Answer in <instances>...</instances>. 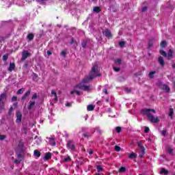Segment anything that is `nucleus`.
<instances>
[{"label": "nucleus", "mask_w": 175, "mask_h": 175, "mask_svg": "<svg viewBox=\"0 0 175 175\" xmlns=\"http://www.w3.org/2000/svg\"><path fill=\"white\" fill-rule=\"evenodd\" d=\"M93 12H94L95 13H99V12H100V8H99V7H94L93 8Z\"/></svg>", "instance_id": "27"}, {"label": "nucleus", "mask_w": 175, "mask_h": 175, "mask_svg": "<svg viewBox=\"0 0 175 175\" xmlns=\"http://www.w3.org/2000/svg\"><path fill=\"white\" fill-rule=\"evenodd\" d=\"M136 157H137V154H136V153H135V152H131L129 155V158L130 159H135V158H136Z\"/></svg>", "instance_id": "18"}, {"label": "nucleus", "mask_w": 175, "mask_h": 175, "mask_svg": "<svg viewBox=\"0 0 175 175\" xmlns=\"http://www.w3.org/2000/svg\"><path fill=\"white\" fill-rule=\"evenodd\" d=\"M161 133L162 136H166V133H167V131L163 130L161 131Z\"/></svg>", "instance_id": "40"}, {"label": "nucleus", "mask_w": 175, "mask_h": 175, "mask_svg": "<svg viewBox=\"0 0 175 175\" xmlns=\"http://www.w3.org/2000/svg\"><path fill=\"white\" fill-rule=\"evenodd\" d=\"M150 111H152L154 113H157V111L154 109H142L141 113L142 114H144V116H146L148 120H149V121L152 124H157L159 122V118L154 117V116H152V114L150 113Z\"/></svg>", "instance_id": "2"}, {"label": "nucleus", "mask_w": 175, "mask_h": 175, "mask_svg": "<svg viewBox=\"0 0 175 175\" xmlns=\"http://www.w3.org/2000/svg\"><path fill=\"white\" fill-rule=\"evenodd\" d=\"M100 76V72H99V68L96 64H94L92 70L89 74V76L85 77L82 82L77 85V88L79 90H83V91H90V85H87V83H90L91 80Z\"/></svg>", "instance_id": "1"}, {"label": "nucleus", "mask_w": 175, "mask_h": 175, "mask_svg": "<svg viewBox=\"0 0 175 175\" xmlns=\"http://www.w3.org/2000/svg\"><path fill=\"white\" fill-rule=\"evenodd\" d=\"M167 151L170 155H173V149L170 148Z\"/></svg>", "instance_id": "50"}, {"label": "nucleus", "mask_w": 175, "mask_h": 175, "mask_svg": "<svg viewBox=\"0 0 175 175\" xmlns=\"http://www.w3.org/2000/svg\"><path fill=\"white\" fill-rule=\"evenodd\" d=\"M61 55H62V57H65V55H66V53H65V51H62L61 53Z\"/></svg>", "instance_id": "56"}, {"label": "nucleus", "mask_w": 175, "mask_h": 175, "mask_svg": "<svg viewBox=\"0 0 175 175\" xmlns=\"http://www.w3.org/2000/svg\"><path fill=\"white\" fill-rule=\"evenodd\" d=\"M166 44H167V43L166 42V41L163 40L161 41L160 46L162 49H165V47H166Z\"/></svg>", "instance_id": "23"}, {"label": "nucleus", "mask_w": 175, "mask_h": 175, "mask_svg": "<svg viewBox=\"0 0 175 175\" xmlns=\"http://www.w3.org/2000/svg\"><path fill=\"white\" fill-rule=\"evenodd\" d=\"M140 150H140L139 152H142V153H144V154H146V148H144V147L141 148Z\"/></svg>", "instance_id": "43"}, {"label": "nucleus", "mask_w": 175, "mask_h": 175, "mask_svg": "<svg viewBox=\"0 0 175 175\" xmlns=\"http://www.w3.org/2000/svg\"><path fill=\"white\" fill-rule=\"evenodd\" d=\"M122 61V60L121 59H116L115 60V64H116V65H120L121 64Z\"/></svg>", "instance_id": "33"}, {"label": "nucleus", "mask_w": 175, "mask_h": 175, "mask_svg": "<svg viewBox=\"0 0 175 175\" xmlns=\"http://www.w3.org/2000/svg\"><path fill=\"white\" fill-rule=\"evenodd\" d=\"M95 131H96V132H98V133H100V132H101V131L100 130V129L98 128V127L96 128Z\"/></svg>", "instance_id": "57"}, {"label": "nucleus", "mask_w": 175, "mask_h": 175, "mask_svg": "<svg viewBox=\"0 0 175 175\" xmlns=\"http://www.w3.org/2000/svg\"><path fill=\"white\" fill-rule=\"evenodd\" d=\"M34 139H35L36 143L38 146V144H40V143H42V139L38 137L37 135L35 136Z\"/></svg>", "instance_id": "17"}, {"label": "nucleus", "mask_w": 175, "mask_h": 175, "mask_svg": "<svg viewBox=\"0 0 175 175\" xmlns=\"http://www.w3.org/2000/svg\"><path fill=\"white\" fill-rule=\"evenodd\" d=\"M15 68H16V65H14V64L13 63H10L8 70H10V72H12L14 70Z\"/></svg>", "instance_id": "15"}, {"label": "nucleus", "mask_w": 175, "mask_h": 175, "mask_svg": "<svg viewBox=\"0 0 175 175\" xmlns=\"http://www.w3.org/2000/svg\"><path fill=\"white\" fill-rule=\"evenodd\" d=\"M36 98H38V94L36 93H35L33 94L31 99L35 100V99H36Z\"/></svg>", "instance_id": "42"}, {"label": "nucleus", "mask_w": 175, "mask_h": 175, "mask_svg": "<svg viewBox=\"0 0 175 175\" xmlns=\"http://www.w3.org/2000/svg\"><path fill=\"white\" fill-rule=\"evenodd\" d=\"M83 136L86 138L90 137V134L88 133H83Z\"/></svg>", "instance_id": "51"}, {"label": "nucleus", "mask_w": 175, "mask_h": 175, "mask_svg": "<svg viewBox=\"0 0 175 175\" xmlns=\"http://www.w3.org/2000/svg\"><path fill=\"white\" fill-rule=\"evenodd\" d=\"M46 53L48 55H51V52L50 51H47Z\"/></svg>", "instance_id": "61"}, {"label": "nucleus", "mask_w": 175, "mask_h": 175, "mask_svg": "<svg viewBox=\"0 0 175 175\" xmlns=\"http://www.w3.org/2000/svg\"><path fill=\"white\" fill-rule=\"evenodd\" d=\"M160 174H165V175H168L169 174V171L167 170L165 168H162L160 171Z\"/></svg>", "instance_id": "12"}, {"label": "nucleus", "mask_w": 175, "mask_h": 175, "mask_svg": "<svg viewBox=\"0 0 175 175\" xmlns=\"http://www.w3.org/2000/svg\"><path fill=\"white\" fill-rule=\"evenodd\" d=\"M27 96H25V94L23 95V96L22 97V100H25V99H27Z\"/></svg>", "instance_id": "60"}, {"label": "nucleus", "mask_w": 175, "mask_h": 175, "mask_svg": "<svg viewBox=\"0 0 175 175\" xmlns=\"http://www.w3.org/2000/svg\"><path fill=\"white\" fill-rule=\"evenodd\" d=\"M94 109H95V105H89L87 107L88 111H92V110H94Z\"/></svg>", "instance_id": "16"}, {"label": "nucleus", "mask_w": 175, "mask_h": 175, "mask_svg": "<svg viewBox=\"0 0 175 175\" xmlns=\"http://www.w3.org/2000/svg\"><path fill=\"white\" fill-rule=\"evenodd\" d=\"M119 46L120 47H124V46H125V42L124 41L119 42Z\"/></svg>", "instance_id": "36"}, {"label": "nucleus", "mask_w": 175, "mask_h": 175, "mask_svg": "<svg viewBox=\"0 0 175 175\" xmlns=\"http://www.w3.org/2000/svg\"><path fill=\"white\" fill-rule=\"evenodd\" d=\"M8 58H9V55L5 54L3 56V61H8Z\"/></svg>", "instance_id": "37"}, {"label": "nucleus", "mask_w": 175, "mask_h": 175, "mask_svg": "<svg viewBox=\"0 0 175 175\" xmlns=\"http://www.w3.org/2000/svg\"><path fill=\"white\" fill-rule=\"evenodd\" d=\"M6 139L5 135H0V140H5Z\"/></svg>", "instance_id": "45"}, {"label": "nucleus", "mask_w": 175, "mask_h": 175, "mask_svg": "<svg viewBox=\"0 0 175 175\" xmlns=\"http://www.w3.org/2000/svg\"><path fill=\"white\" fill-rule=\"evenodd\" d=\"M66 106L67 107H70V106H72V104H71L70 103H67L66 104Z\"/></svg>", "instance_id": "58"}, {"label": "nucleus", "mask_w": 175, "mask_h": 175, "mask_svg": "<svg viewBox=\"0 0 175 175\" xmlns=\"http://www.w3.org/2000/svg\"><path fill=\"white\" fill-rule=\"evenodd\" d=\"M81 46L82 47H85L87 46V42L85 41H83L82 43H81Z\"/></svg>", "instance_id": "48"}, {"label": "nucleus", "mask_w": 175, "mask_h": 175, "mask_svg": "<svg viewBox=\"0 0 175 175\" xmlns=\"http://www.w3.org/2000/svg\"><path fill=\"white\" fill-rule=\"evenodd\" d=\"M75 42V40L73 38L71 39L70 44H73V42Z\"/></svg>", "instance_id": "63"}, {"label": "nucleus", "mask_w": 175, "mask_h": 175, "mask_svg": "<svg viewBox=\"0 0 175 175\" xmlns=\"http://www.w3.org/2000/svg\"><path fill=\"white\" fill-rule=\"evenodd\" d=\"M103 94L104 96H107L109 95V92H107V89H103Z\"/></svg>", "instance_id": "31"}, {"label": "nucleus", "mask_w": 175, "mask_h": 175, "mask_svg": "<svg viewBox=\"0 0 175 175\" xmlns=\"http://www.w3.org/2000/svg\"><path fill=\"white\" fill-rule=\"evenodd\" d=\"M51 95L53 96L54 100H58V98H57V92H55V91L52 90L51 91Z\"/></svg>", "instance_id": "20"}, {"label": "nucleus", "mask_w": 175, "mask_h": 175, "mask_svg": "<svg viewBox=\"0 0 175 175\" xmlns=\"http://www.w3.org/2000/svg\"><path fill=\"white\" fill-rule=\"evenodd\" d=\"M18 159H16L14 161V163H20V162H21V159H20L21 158V157H18Z\"/></svg>", "instance_id": "41"}, {"label": "nucleus", "mask_w": 175, "mask_h": 175, "mask_svg": "<svg viewBox=\"0 0 175 175\" xmlns=\"http://www.w3.org/2000/svg\"><path fill=\"white\" fill-rule=\"evenodd\" d=\"M103 35H105V36H106L107 38H110V31H109L108 29H106L103 31Z\"/></svg>", "instance_id": "19"}, {"label": "nucleus", "mask_w": 175, "mask_h": 175, "mask_svg": "<svg viewBox=\"0 0 175 175\" xmlns=\"http://www.w3.org/2000/svg\"><path fill=\"white\" fill-rule=\"evenodd\" d=\"M24 92V89H19L17 92L18 95H21Z\"/></svg>", "instance_id": "39"}, {"label": "nucleus", "mask_w": 175, "mask_h": 175, "mask_svg": "<svg viewBox=\"0 0 175 175\" xmlns=\"http://www.w3.org/2000/svg\"><path fill=\"white\" fill-rule=\"evenodd\" d=\"M29 95H31V90H28L25 94V96L28 97Z\"/></svg>", "instance_id": "46"}, {"label": "nucleus", "mask_w": 175, "mask_h": 175, "mask_svg": "<svg viewBox=\"0 0 175 175\" xmlns=\"http://www.w3.org/2000/svg\"><path fill=\"white\" fill-rule=\"evenodd\" d=\"M9 1H10V2H14V3H18L16 2L17 0H9Z\"/></svg>", "instance_id": "62"}, {"label": "nucleus", "mask_w": 175, "mask_h": 175, "mask_svg": "<svg viewBox=\"0 0 175 175\" xmlns=\"http://www.w3.org/2000/svg\"><path fill=\"white\" fill-rule=\"evenodd\" d=\"M46 1H47V0H37V2L41 5H46Z\"/></svg>", "instance_id": "32"}, {"label": "nucleus", "mask_w": 175, "mask_h": 175, "mask_svg": "<svg viewBox=\"0 0 175 175\" xmlns=\"http://www.w3.org/2000/svg\"><path fill=\"white\" fill-rule=\"evenodd\" d=\"M105 102H107V103H108V102H109V98H105Z\"/></svg>", "instance_id": "64"}, {"label": "nucleus", "mask_w": 175, "mask_h": 175, "mask_svg": "<svg viewBox=\"0 0 175 175\" xmlns=\"http://www.w3.org/2000/svg\"><path fill=\"white\" fill-rule=\"evenodd\" d=\"M15 150L16 151L18 158H21V154L19 152H23V151L25 150V148L24 147V143L19 142L18 146Z\"/></svg>", "instance_id": "3"}, {"label": "nucleus", "mask_w": 175, "mask_h": 175, "mask_svg": "<svg viewBox=\"0 0 175 175\" xmlns=\"http://www.w3.org/2000/svg\"><path fill=\"white\" fill-rule=\"evenodd\" d=\"M35 105H36V102L35 101H30L29 102V105L27 107L28 110H31V109H32L33 107V106H35Z\"/></svg>", "instance_id": "10"}, {"label": "nucleus", "mask_w": 175, "mask_h": 175, "mask_svg": "<svg viewBox=\"0 0 175 175\" xmlns=\"http://www.w3.org/2000/svg\"><path fill=\"white\" fill-rule=\"evenodd\" d=\"M28 57H31V53H29L28 51H23L22 52L21 61H25Z\"/></svg>", "instance_id": "6"}, {"label": "nucleus", "mask_w": 175, "mask_h": 175, "mask_svg": "<svg viewBox=\"0 0 175 175\" xmlns=\"http://www.w3.org/2000/svg\"><path fill=\"white\" fill-rule=\"evenodd\" d=\"M125 91H126V92H127V94H129L130 92H131V89H129V88H125Z\"/></svg>", "instance_id": "52"}, {"label": "nucleus", "mask_w": 175, "mask_h": 175, "mask_svg": "<svg viewBox=\"0 0 175 175\" xmlns=\"http://www.w3.org/2000/svg\"><path fill=\"white\" fill-rule=\"evenodd\" d=\"M115 150H116L118 152H120V151H121V147L115 146Z\"/></svg>", "instance_id": "38"}, {"label": "nucleus", "mask_w": 175, "mask_h": 175, "mask_svg": "<svg viewBox=\"0 0 175 175\" xmlns=\"http://www.w3.org/2000/svg\"><path fill=\"white\" fill-rule=\"evenodd\" d=\"M116 129V132L118 133H120V132H122V128H121L120 126H117Z\"/></svg>", "instance_id": "34"}, {"label": "nucleus", "mask_w": 175, "mask_h": 175, "mask_svg": "<svg viewBox=\"0 0 175 175\" xmlns=\"http://www.w3.org/2000/svg\"><path fill=\"white\" fill-rule=\"evenodd\" d=\"M126 172V168L125 167H120L119 169V173H124Z\"/></svg>", "instance_id": "29"}, {"label": "nucleus", "mask_w": 175, "mask_h": 175, "mask_svg": "<svg viewBox=\"0 0 175 175\" xmlns=\"http://www.w3.org/2000/svg\"><path fill=\"white\" fill-rule=\"evenodd\" d=\"M51 159V153L50 152L46 153L44 157V159L45 161H49V159Z\"/></svg>", "instance_id": "11"}, {"label": "nucleus", "mask_w": 175, "mask_h": 175, "mask_svg": "<svg viewBox=\"0 0 175 175\" xmlns=\"http://www.w3.org/2000/svg\"><path fill=\"white\" fill-rule=\"evenodd\" d=\"M5 101H6V94H1L0 95V105L1 104L2 106H3Z\"/></svg>", "instance_id": "8"}, {"label": "nucleus", "mask_w": 175, "mask_h": 175, "mask_svg": "<svg viewBox=\"0 0 175 175\" xmlns=\"http://www.w3.org/2000/svg\"><path fill=\"white\" fill-rule=\"evenodd\" d=\"M144 154H145V153H142V152H139V158H143V157H144Z\"/></svg>", "instance_id": "54"}, {"label": "nucleus", "mask_w": 175, "mask_h": 175, "mask_svg": "<svg viewBox=\"0 0 175 175\" xmlns=\"http://www.w3.org/2000/svg\"><path fill=\"white\" fill-rule=\"evenodd\" d=\"M173 113H174V110L173 108L170 109V112H169V116L171 117V118H173Z\"/></svg>", "instance_id": "28"}, {"label": "nucleus", "mask_w": 175, "mask_h": 175, "mask_svg": "<svg viewBox=\"0 0 175 175\" xmlns=\"http://www.w3.org/2000/svg\"><path fill=\"white\" fill-rule=\"evenodd\" d=\"M67 148L70 150L71 152H75L76 151V143L72 140L68 141L67 142Z\"/></svg>", "instance_id": "4"}, {"label": "nucleus", "mask_w": 175, "mask_h": 175, "mask_svg": "<svg viewBox=\"0 0 175 175\" xmlns=\"http://www.w3.org/2000/svg\"><path fill=\"white\" fill-rule=\"evenodd\" d=\"M158 62L160 64L161 66H165V60L162 56H159L158 58Z\"/></svg>", "instance_id": "9"}, {"label": "nucleus", "mask_w": 175, "mask_h": 175, "mask_svg": "<svg viewBox=\"0 0 175 175\" xmlns=\"http://www.w3.org/2000/svg\"><path fill=\"white\" fill-rule=\"evenodd\" d=\"M144 132H145V133H148L150 132V128L146 127Z\"/></svg>", "instance_id": "47"}, {"label": "nucleus", "mask_w": 175, "mask_h": 175, "mask_svg": "<svg viewBox=\"0 0 175 175\" xmlns=\"http://www.w3.org/2000/svg\"><path fill=\"white\" fill-rule=\"evenodd\" d=\"M33 38H34V36H33V33H29V34L27 35V39H28V40H33Z\"/></svg>", "instance_id": "26"}, {"label": "nucleus", "mask_w": 175, "mask_h": 175, "mask_svg": "<svg viewBox=\"0 0 175 175\" xmlns=\"http://www.w3.org/2000/svg\"><path fill=\"white\" fill-rule=\"evenodd\" d=\"M120 70L119 67H113V70L115 72H118Z\"/></svg>", "instance_id": "49"}, {"label": "nucleus", "mask_w": 175, "mask_h": 175, "mask_svg": "<svg viewBox=\"0 0 175 175\" xmlns=\"http://www.w3.org/2000/svg\"><path fill=\"white\" fill-rule=\"evenodd\" d=\"M137 146L139 148H142L143 147H144L143 146V145H142V142H137Z\"/></svg>", "instance_id": "44"}, {"label": "nucleus", "mask_w": 175, "mask_h": 175, "mask_svg": "<svg viewBox=\"0 0 175 175\" xmlns=\"http://www.w3.org/2000/svg\"><path fill=\"white\" fill-rule=\"evenodd\" d=\"M167 57L168 58H172V57H173V51L172 49L168 51Z\"/></svg>", "instance_id": "24"}, {"label": "nucleus", "mask_w": 175, "mask_h": 175, "mask_svg": "<svg viewBox=\"0 0 175 175\" xmlns=\"http://www.w3.org/2000/svg\"><path fill=\"white\" fill-rule=\"evenodd\" d=\"M48 140L50 142V144H51V146H55L56 143H55V141H54V138L49 137L48 138Z\"/></svg>", "instance_id": "14"}, {"label": "nucleus", "mask_w": 175, "mask_h": 175, "mask_svg": "<svg viewBox=\"0 0 175 175\" xmlns=\"http://www.w3.org/2000/svg\"><path fill=\"white\" fill-rule=\"evenodd\" d=\"M159 53L161 55H163V57H167V53H166V51L163 50H160Z\"/></svg>", "instance_id": "25"}, {"label": "nucleus", "mask_w": 175, "mask_h": 175, "mask_svg": "<svg viewBox=\"0 0 175 175\" xmlns=\"http://www.w3.org/2000/svg\"><path fill=\"white\" fill-rule=\"evenodd\" d=\"M70 160H71V159H70V157H69V156L64 159V161L66 162H68V161H69Z\"/></svg>", "instance_id": "53"}, {"label": "nucleus", "mask_w": 175, "mask_h": 175, "mask_svg": "<svg viewBox=\"0 0 175 175\" xmlns=\"http://www.w3.org/2000/svg\"><path fill=\"white\" fill-rule=\"evenodd\" d=\"M12 102H15V100H17V96H12Z\"/></svg>", "instance_id": "55"}, {"label": "nucleus", "mask_w": 175, "mask_h": 175, "mask_svg": "<svg viewBox=\"0 0 175 175\" xmlns=\"http://www.w3.org/2000/svg\"><path fill=\"white\" fill-rule=\"evenodd\" d=\"M142 12H146L147 10V7H143L142 9Z\"/></svg>", "instance_id": "59"}, {"label": "nucleus", "mask_w": 175, "mask_h": 175, "mask_svg": "<svg viewBox=\"0 0 175 175\" xmlns=\"http://www.w3.org/2000/svg\"><path fill=\"white\" fill-rule=\"evenodd\" d=\"M155 73H157L156 71H150V72H149V75H148L150 79H154V75H155Z\"/></svg>", "instance_id": "21"}, {"label": "nucleus", "mask_w": 175, "mask_h": 175, "mask_svg": "<svg viewBox=\"0 0 175 175\" xmlns=\"http://www.w3.org/2000/svg\"><path fill=\"white\" fill-rule=\"evenodd\" d=\"M96 169L98 173H100V172H103V168L101 167V165H97Z\"/></svg>", "instance_id": "30"}, {"label": "nucleus", "mask_w": 175, "mask_h": 175, "mask_svg": "<svg viewBox=\"0 0 175 175\" xmlns=\"http://www.w3.org/2000/svg\"><path fill=\"white\" fill-rule=\"evenodd\" d=\"M16 116V124H20V122H21V120L23 118V114L21 113V111H17Z\"/></svg>", "instance_id": "7"}, {"label": "nucleus", "mask_w": 175, "mask_h": 175, "mask_svg": "<svg viewBox=\"0 0 175 175\" xmlns=\"http://www.w3.org/2000/svg\"><path fill=\"white\" fill-rule=\"evenodd\" d=\"M33 154L34 157H36L37 158H39V157H40V152L38 150H35Z\"/></svg>", "instance_id": "22"}, {"label": "nucleus", "mask_w": 175, "mask_h": 175, "mask_svg": "<svg viewBox=\"0 0 175 175\" xmlns=\"http://www.w3.org/2000/svg\"><path fill=\"white\" fill-rule=\"evenodd\" d=\"M159 87H160V88L167 94L170 92V88L167 85L162 83V82L159 83Z\"/></svg>", "instance_id": "5"}, {"label": "nucleus", "mask_w": 175, "mask_h": 175, "mask_svg": "<svg viewBox=\"0 0 175 175\" xmlns=\"http://www.w3.org/2000/svg\"><path fill=\"white\" fill-rule=\"evenodd\" d=\"M153 44H154V38H151L150 40H149V42L148 44V49H151Z\"/></svg>", "instance_id": "13"}, {"label": "nucleus", "mask_w": 175, "mask_h": 175, "mask_svg": "<svg viewBox=\"0 0 175 175\" xmlns=\"http://www.w3.org/2000/svg\"><path fill=\"white\" fill-rule=\"evenodd\" d=\"M75 92L77 94V95H81L80 92L77 90H73L70 92L71 95H73V94H75Z\"/></svg>", "instance_id": "35"}]
</instances>
